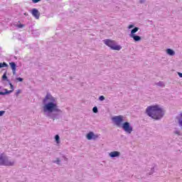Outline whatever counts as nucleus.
I'll return each mask as SVG.
<instances>
[{
	"label": "nucleus",
	"mask_w": 182,
	"mask_h": 182,
	"mask_svg": "<svg viewBox=\"0 0 182 182\" xmlns=\"http://www.w3.org/2000/svg\"><path fill=\"white\" fill-rule=\"evenodd\" d=\"M43 110L44 113H46V117L52 120H59L62 117V115L59 114L62 113V111L58 106L56 97L52 96L50 92H47L43 100Z\"/></svg>",
	"instance_id": "obj_1"
},
{
	"label": "nucleus",
	"mask_w": 182,
	"mask_h": 182,
	"mask_svg": "<svg viewBox=\"0 0 182 182\" xmlns=\"http://www.w3.org/2000/svg\"><path fill=\"white\" fill-rule=\"evenodd\" d=\"M146 113L149 117H151V119H154V120H160L164 117L163 108L160 107L158 105L147 107Z\"/></svg>",
	"instance_id": "obj_2"
},
{
	"label": "nucleus",
	"mask_w": 182,
	"mask_h": 182,
	"mask_svg": "<svg viewBox=\"0 0 182 182\" xmlns=\"http://www.w3.org/2000/svg\"><path fill=\"white\" fill-rule=\"evenodd\" d=\"M104 43L110 48L112 50H120L122 49V47L119 45L116 44V41L110 39H105L104 40Z\"/></svg>",
	"instance_id": "obj_3"
},
{
	"label": "nucleus",
	"mask_w": 182,
	"mask_h": 182,
	"mask_svg": "<svg viewBox=\"0 0 182 182\" xmlns=\"http://www.w3.org/2000/svg\"><path fill=\"white\" fill-rule=\"evenodd\" d=\"M112 120L117 127H122V124L124 122V117L122 115L114 116L112 118Z\"/></svg>",
	"instance_id": "obj_4"
},
{
	"label": "nucleus",
	"mask_w": 182,
	"mask_h": 182,
	"mask_svg": "<svg viewBox=\"0 0 182 182\" xmlns=\"http://www.w3.org/2000/svg\"><path fill=\"white\" fill-rule=\"evenodd\" d=\"M15 164V161H11L8 160L7 158L4 157L3 156H0V166H14Z\"/></svg>",
	"instance_id": "obj_5"
},
{
	"label": "nucleus",
	"mask_w": 182,
	"mask_h": 182,
	"mask_svg": "<svg viewBox=\"0 0 182 182\" xmlns=\"http://www.w3.org/2000/svg\"><path fill=\"white\" fill-rule=\"evenodd\" d=\"M121 127L124 130V132L128 133V134H131L132 132H133V127L130 125V122H123Z\"/></svg>",
	"instance_id": "obj_6"
},
{
	"label": "nucleus",
	"mask_w": 182,
	"mask_h": 182,
	"mask_svg": "<svg viewBox=\"0 0 182 182\" xmlns=\"http://www.w3.org/2000/svg\"><path fill=\"white\" fill-rule=\"evenodd\" d=\"M99 137V135L95 134V132H90L86 134V138L87 140H96Z\"/></svg>",
	"instance_id": "obj_7"
},
{
	"label": "nucleus",
	"mask_w": 182,
	"mask_h": 182,
	"mask_svg": "<svg viewBox=\"0 0 182 182\" xmlns=\"http://www.w3.org/2000/svg\"><path fill=\"white\" fill-rule=\"evenodd\" d=\"M31 14L33 15V16H34V18H36V19H38L39 16H41V13L39 12V10H38V9H33L31 10Z\"/></svg>",
	"instance_id": "obj_8"
},
{
	"label": "nucleus",
	"mask_w": 182,
	"mask_h": 182,
	"mask_svg": "<svg viewBox=\"0 0 182 182\" xmlns=\"http://www.w3.org/2000/svg\"><path fill=\"white\" fill-rule=\"evenodd\" d=\"M109 156V157H111V159H114L115 157H120V152L117 151H114L110 152Z\"/></svg>",
	"instance_id": "obj_9"
},
{
	"label": "nucleus",
	"mask_w": 182,
	"mask_h": 182,
	"mask_svg": "<svg viewBox=\"0 0 182 182\" xmlns=\"http://www.w3.org/2000/svg\"><path fill=\"white\" fill-rule=\"evenodd\" d=\"M129 37L132 38L134 42H140L141 41V37L136 34H134V36H129Z\"/></svg>",
	"instance_id": "obj_10"
},
{
	"label": "nucleus",
	"mask_w": 182,
	"mask_h": 182,
	"mask_svg": "<svg viewBox=\"0 0 182 182\" xmlns=\"http://www.w3.org/2000/svg\"><path fill=\"white\" fill-rule=\"evenodd\" d=\"M166 53L169 56H174L176 55V51L171 48H167L166 49Z\"/></svg>",
	"instance_id": "obj_11"
},
{
	"label": "nucleus",
	"mask_w": 182,
	"mask_h": 182,
	"mask_svg": "<svg viewBox=\"0 0 182 182\" xmlns=\"http://www.w3.org/2000/svg\"><path fill=\"white\" fill-rule=\"evenodd\" d=\"M139 29H140L139 27H134V28H132L129 36H133L134 35H136V33L139 32Z\"/></svg>",
	"instance_id": "obj_12"
},
{
	"label": "nucleus",
	"mask_w": 182,
	"mask_h": 182,
	"mask_svg": "<svg viewBox=\"0 0 182 182\" xmlns=\"http://www.w3.org/2000/svg\"><path fill=\"white\" fill-rule=\"evenodd\" d=\"M1 79L4 81L8 82V83L9 82H11V80H9V79H8V76H6V71L3 74Z\"/></svg>",
	"instance_id": "obj_13"
},
{
	"label": "nucleus",
	"mask_w": 182,
	"mask_h": 182,
	"mask_svg": "<svg viewBox=\"0 0 182 182\" xmlns=\"http://www.w3.org/2000/svg\"><path fill=\"white\" fill-rule=\"evenodd\" d=\"M9 65L11 67V70L16 69V63L15 62L9 63Z\"/></svg>",
	"instance_id": "obj_14"
},
{
	"label": "nucleus",
	"mask_w": 182,
	"mask_h": 182,
	"mask_svg": "<svg viewBox=\"0 0 182 182\" xmlns=\"http://www.w3.org/2000/svg\"><path fill=\"white\" fill-rule=\"evenodd\" d=\"M4 68H9V65L5 62L0 63V69H2Z\"/></svg>",
	"instance_id": "obj_15"
},
{
	"label": "nucleus",
	"mask_w": 182,
	"mask_h": 182,
	"mask_svg": "<svg viewBox=\"0 0 182 182\" xmlns=\"http://www.w3.org/2000/svg\"><path fill=\"white\" fill-rule=\"evenodd\" d=\"M55 141L57 143V144H59L60 143V136H59V134H56L54 137Z\"/></svg>",
	"instance_id": "obj_16"
},
{
	"label": "nucleus",
	"mask_w": 182,
	"mask_h": 182,
	"mask_svg": "<svg viewBox=\"0 0 182 182\" xmlns=\"http://www.w3.org/2000/svg\"><path fill=\"white\" fill-rule=\"evenodd\" d=\"M180 116L181 117V118L177 117L176 119H178V123L179 126L182 127V113L180 114Z\"/></svg>",
	"instance_id": "obj_17"
},
{
	"label": "nucleus",
	"mask_w": 182,
	"mask_h": 182,
	"mask_svg": "<svg viewBox=\"0 0 182 182\" xmlns=\"http://www.w3.org/2000/svg\"><path fill=\"white\" fill-rule=\"evenodd\" d=\"M156 86H159L160 87H163L164 86V82L159 81V82L156 83Z\"/></svg>",
	"instance_id": "obj_18"
},
{
	"label": "nucleus",
	"mask_w": 182,
	"mask_h": 182,
	"mask_svg": "<svg viewBox=\"0 0 182 182\" xmlns=\"http://www.w3.org/2000/svg\"><path fill=\"white\" fill-rule=\"evenodd\" d=\"M9 85L10 86V89H11V90L14 92V90H15V87H14V85H12V82H11V81H9Z\"/></svg>",
	"instance_id": "obj_19"
},
{
	"label": "nucleus",
	"mask_w": 182,
	"mask_h": 182,
	"mask_svg": "<svg viewBox=\"0 0 182 182\" xmlns=\"http://www.w3.org/2000/svg\"><path fill=\"white\" fill-rule=\"evenodd\" d=\"M93 113H99V109H97V107L95 106L92 108Z\"/></svg>",
	"instance_id": "obj_20"
},
{
	"label": "nucleus",
	"mask_w": 182,
	"mask_h": 182,
	"mask_svg": "<svg viewBox=\"0 0 182 182\" xmlns=\"http://www.w3.org/2000/svg\"><path fill=\"white\" fill-rule=\"evenodd\" d=\"M53 163H55V164H60V159L59 158H56L55 161H53Z\"/></svg>",
	"instance_id": "obj_21"
},
{
	"label": "nucleus",
	"mask_w": 182,
	"mask_h": 182,
	"mask_svg": "<svg viewBox=\"0 0 182 182\" xmlns=\"http://www.w3.org/2000/svg\"><path fill=\"white\" fill-rule=\"evenodd\" d=\"M16 26L19 29H22V28H25V24L20 23V24H17Z\"/></svg>",
	"instance_id": "obj_22"
},
{
	"label": "nucleus",
	"mask_w": 182,
	"mask_h": 182,
	"mask_svg": "<svg viewBox=\"0 0 182 182\" xmlns=\"http://www.w3.org/2000/svg\"><path fill=\"white\" fill-rule=\"evenodd\" d=\"M4 92H6V95H11L12 93V90H8L7 89H4Z\"/></svg>",
	"instance_id": "obj_23"
},
{
	"label": "nucleus",
	"mask_w": 182,
	"mask_h": 182,
	"mask_svg": "<svg viewBox=\"0 0 182 182\" xmlns=\"http://www.w3.org/2000/svg\"><path fill=\"white\" fill-rule=\"evenodd\" d=\"M16 82H23V78H22L21 77H16Z\"/></svg>",
	"instance_id": "obj_24"
},
{
	"label": "nucleus",
	"mask_w": 182,
	"mask_h": 182,
	"mask_svg": "<svg viewBox=\"0 0 182 182\" xmlns=\"http://www.w3.org/2000/svg\"><path fill=\"white\" fill-rule=\"evenodd\" d=\"M154 173V167L151 168V171L147 173V176H151Z\"/></svg>",
	"instance_id": "obj_25"
},
{
	"label": "nucleus",
	"mask_w": 182,
	"mask_h": 182,
	"mask_svg": "<svg viewBox=\"0 0 182 182\" xmlns=\"http://www.w3.org/2000/svg\"><path fill=\"white\" fill-rule=\"evenodd\" d=\"M99 100H100V102H103V100H105V96H103V95L100 96Z\"/></svg>",
	"instance_id": "obj_26"
},
{
	"label": "nucleus",
	"mask_w": 182,
	"mask_h": 182,
	"mask_svg": "<svg viewBox=\"0 0 182 182\" xmlns=\"http://www.w3.org/2000/svg\"><path fill=\"white\" fill-rule=\"evenodd\" d=\"M21 92H22V90H18L16 91V92L15 93V95H16V97L19 96V93H21Z\"/></svg>",
	"instance_id": "obj_27"
},
{
	"label": "nucleus",
	"mask_w": 182,
	"mask_h": 182,
	"mask_svg": "<svg viewBox=\"0 0 182 182\" xmlns=\"http://www.w3.org/2000/svg\"><path fill=\"white\" fill-rule=\"evenodd\" d=\"M6 95V93L4 92H2V91H0V96H5Z\"/></svg>",
	"instance_id": "obj_28"
},
{
	"label": "nucleus",
	"mask_w": 182,
	"mask_h": 182,
	"mask_svg": "<svg viewBox=\"0 0 182 182\" xmlns=\"http://www.w3.org/2000/svg\"><path fill=\"white\" fill-rule=\"evenodd\" d=\"M4 114H5V111L4 110L0 111V117L4 116Z\"/></svg>",
	"instance_id": "obj_29"
},
{
	"label": "nucleus",
	"mask_w": 182,
	"mask_h": 182,
	"mask_svg": "<svg viewBox=\"0 0 182 182\" xmlns=\"http://www.w3.org/2000/svg\"><path fill=\"white\" fill-rule=\"evenodd\" d=\"M41 0H32L33 4H38V2H41Z\"/></svg>",
	"instance_id": "obj_30"
},
{
	"label": "nucleus",
	"mask_w": 182,
	"mask_h": 182,
	"mask_svg": "<svg viewBox=\"0 0 182 182\" xmlns=\"http://www.w3.org/2000/svg\"><path fill=\"white\" fill-rule=\"evenodd\" d=\"M175 134H178V136H181V133L180 132V131H176Z\"/></svg>",
	"instance_id": "obj_31"
},
{
	"label": "nucleus",
	"mask_w": 182,
	"mask_h": 182,
	"mask_svg": "<svg viewBox=\"0 0 182 182\" xmlns=\"http://www.w3.org/2000/svg\"><path fill=\"white\" fill-rule=\"evenodd\" d=\"M134 28V25H133V24H131V25H129V26H128V28H129V29H132V28Z\"/></svg>",
	"instance_id": "obj_32"
},
{
	"label": "nucleus",
	"mask_w": 182,
	"mask_h": 182,
	"mask_svg": "<svg viewBox=\"0 0 182 182\" xmlns=\"http://www.w3.org/2000/svg\"><path fill=\"white\" fill-rule=\"evenodd\" d=\"M146 2V0H140L139 4H144Z\"/></svg>",
	"instance_id": "obj_33"
},
{
	"label": "nucleus",
	"mask_w": 182,
	"mask_h": 182,
	"mask_svg": "<svg viewBox=\"0 0 182 182\" xmlns=\"http://www.w3.org/2000/svg\"><path fill=\"white\" fill-rule=\"evenodd\" d=\"M13 75H16V69L12 70Z\"/></svg>",
	"instance_id": "obj_34"
},
{
	"label": "nucleus",
	"mask_w": 182,
	"mask_h": 182,
	"mask_svg": "<svg viewBox=\"0 0 182 182\" xmlns=\"http://www.w3.org/2000/svg\"><path fill=\"white\" fill-rule=\"evenodd\" d=\"M63 158L64 159V160L65 161H68V158L66 156H65V155H63Z\"/></svg>",
	"instance_id": "obj_35"
},
{
	"label": "nucleus",
	"mask_w": 182,
	"mask_h": 182,
	"mask_svg": "<svg viewBox=\"0 0 182 182\" xmlns=\"http://www.w3.org/2000/svg\"><path fill=\"white\" fill-rule=\"evenodd\" d=\"M178 75L179 76V77L182 78V73H178Z\"/></svg>",
	"instance_id": "obj_36"
},
{
	"label": "nucleus",
	"mask_w": 182,
	"mask_h": 182,
	"mask_svg": "<svg viewBox=\"0 0 182 182\" xmlns=\"http://www.w3.org/2000/svg\"><path fill=\"white\" fill-rule=\"evenodd\" d=\"M1 89H2V87H1V86H0V90H1Z\"/></svg>",
	"instance_id": "obj_37"
}]
</instances>
